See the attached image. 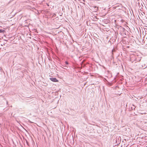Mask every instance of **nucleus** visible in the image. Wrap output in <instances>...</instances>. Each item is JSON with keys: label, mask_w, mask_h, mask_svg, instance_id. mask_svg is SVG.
I'll list each match as a JSON object with an SVG mask.
<instances>
[{"label": "nucleus", "mask_w": 147, "mask_h": 147, "mask_svg": "<svg viewBox=\"0 0 147 147\" xmlns=\"http://www.w3.org/2000/svg\"><path fill=\"white\" fill-rule=\"evenodd\" d=\"M5 31L4 30H3L1 29H0V33H3Z\"/></svg>", "instance_id": "7"}, {"label": "nucleus", "mask_w": 147, "mask_h": 147, "mask_svg": "<svg viewBox=\"0 0 147 147\" xmlns=\"http://www.w3.org/2000/svg\"><path fill=\"white\" fill-rule=\"evenodd\" d=\"M50 80L54 82H57L58 80L55 78H50Z\"/></svg>", "instance_id": "2"}, {"label": "nucleus", "mask_w": 147, "mask_h": 147, "mask_svg": "<svg viewBox=\"0 0 147 147\" xmlns=\"http://www.w3.org/2000/svg\"><path fill=\"white\" fill-rule=\"evenodd\" d=\"M115 49H113L112 50V55H113V53L114 52H115Z\"/></svg>", "instance_id": "6"}, {"label": "nucleus", "mask_w": 147, "mask_h": 147, "mask_svg": "<svg viewBox=\"0 0 147 147\" xmlns=\"http://www.w3.org/2000/svg\"><path fill=\"white\" fill-rule=\"evenodd\" d=\"M62 66H64V67H67V66H65V65H62Z\"/></svg>", "instance_id": "11"}, {"label": "nucleus", "mask_w": 147, "mask_h": 147, "mask_svg": "<svg viewBox=\"0 0 147 147\" xmlns=\"http://www.w3.org/2000/svg\"><path fill=\"white\" fill-rule=\"evenodd\" d=\"M56 14H55L54 13V14L53 15V16L55 17L56 16Z\"/></svg>", "instance_id": "10"}, {"label": "nucleus", "mask_w": 147, "mask_h": 147, "mask_svg": "<svg viewBox=\"0 0 147 147\" xmlns=\"http://www.w3.org/2000/svg\"><path fill=\"white\" fill-rule=\"evenodd\" d=\"M65 64L66 65H68L69 64V63L67 61H65Z\"/></svg>", "instance_id": "9"}, {"label": "nucleus", "mask_w": 147, "mask_h": 147, "mask_svg": "<svg viewBox=\"0 0 147 147\" xmlns=\"http://www.w3.org/2000/svg\"><path fill=\"white\" fill-rule=\"evenodd\" d=\"M122 30L124 32V31H125V29L124 28H122Z\"/></svg>", "instance_id": "8"}, {"label": "nucleus", "mask_w": 147, "mask_h": 147, "mask_svg": "<svg viewBox=\"0 0 147 147\" xmlns=\"http://www.w3.org/2000/svg\"><path fill=\"white\" fill-rule=\"evenodd\" d=\"M94 7V11H96L98 9V7H96V6H94V7Z\"/></svg>", "instance_id": "4"}, {"label": "nucleus", "mask_w": 147, "mask_h": 147, "mask_svg": "<svg viewBox=\"0 0 147 147\" xmlns=\"http://www.w3.org/2000/svg\"><path fill=\"white\" fill-rule=\"evenodd\" d=\"M6 102H7V104H8V101H7Z\"/></svg>", "instance_id": "13"}, {"label": "nucleus", "mask_w": 147, "mask_h": 147, "mask_svg": "<svg viewBox=\"0 0 147 147\" xmlns=\"http://www.w3.org/2000/svg\"><path fill=\"white\" fill-rule=\"evenodd\" d=\"M62 14H62V13H61V15H60V16H62Z\"/></svg>", "instance_id": "14"}, {"label": "nucleus", "mask_w": 147, "mask_h": 147, "mask_svg": "<svg viewBox=\"0 0 147 147\" xmlns=\"http://www.w3.org/2000/svg\"><path fill=\"white\" fill-rule=\"evenodd\" d=\"M67 68V67H65V68H64L65 69H66V68Z\"/></svg>", "instance_id": "12"}, {"label": "nucleus", "mask_w": 147, "mask_h": 147, "mask_svg": "<svg viewBox=\"0 0 147 147\" xmlns=\"http://www.w3.org/2000/svg\"><path fill=\"white\" fill-rule=\"evenodd\" d=\"M136 108V107L134 105H133L131 107V109L132 110H135Z\"/></svg>", "instance_id": "5"}, {"label": "nucleus", "mask_w": 147, "mask_h": 147, "mask_svg": "<svg viewBox=\"0 0 147 147\" xmlns=\"http://www.w3.org/2000/svg\"><path fill=\"white\" fill-rule=\"evenodd\" d=\"M122 7L123 6L121 4L118 3L116 4L114 7L115 8H117V9H119L122 8Z\"/></svg>", "instance_id": "1"}, {"label": "nucleus", "mask_w": 147, "mask_h": 147, "mask_svg": "<svg viewBox=\"0 0 147 147\" xmlns=\"http://www.w3.org/2000/svg\"><path fill=\"white\" fill-rule=\"evenodd\" d=\"M141 57H138L136 58L135 61H136L137 62L140 61L141 60Z\"/></svg>", "instance_id": "3"}]
</instances>
